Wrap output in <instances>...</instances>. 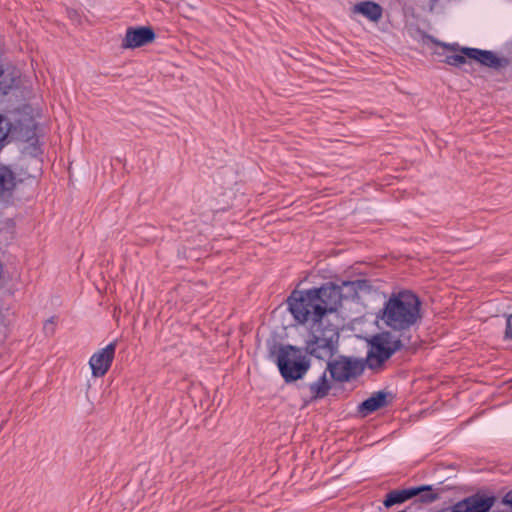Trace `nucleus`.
Masks as SVG:
<instances>
[{
    "label": "nucleus",
    "mask_w": 512,
    "mask_h": 512,
    "mask_svg": "<svg viewBox=\"0 0 512 512\" xmlns=\"http://www.w3.org/2000/svg\"><path fill=\"white\" fill-rule=\"evenodd\" d=\"M340 287H342V294H343V297H345V294L348 293V292H352V288H344L343 287V282L341 283V285H339Z\"/></svg>",
    "instance_id": "25"
},
{
    "label": "nucleus",
    "mask_w": 512,
    "mask_h": 512,
    "mask_svg": "<svg viewBox=\"0 0 512 512\" xmlns=\"http://www.w3.org/2000/svg\"><path fill=\"white\" fill-rule=\"evenodd\" d=\"M313 291L316 292L317 302L322 308L324 315L328 312L336 311L341 305L343 298L342 287L333 283H326L320 288H313Z\"/></svg>",
    "instance_id": "8"
},
{
    "label": "nucleus",
    "mask_w": 512,
    "mask_h": 512,
    "mask_svg": "<svg viewBox=\"0 0 512 512\" xmlns=\"http://www.w3.org/2000/svg\"><path fill=\"white\" fill-rule=\"evenodd\" d=\"M387 405V393L379 391L374 393L371 397L363 401L359 405V412L363 416L368 415Z\"/></svg>",
    "instance_id": "15"
},
{
    "label": "nucleus",
    "mask_w": 512,
    "mask_h": 512,
    "mask_svg": "<svg viewBox=\"0 0 512 512\" xmlns=\"http://www.w3.org/2000/svg\"><path fill=\"white\" fill-rule=\"evenodd\" d=\"M505 334L507 337L512 338V315L507 318V325Z\"/></svg>",
    "instance_id": "23"
},
{
    "label": "nucleus",
    "mask_w": 512,
    "mask_h": 512,
    "mask_svg": "<svg viewBox=\"0 0 512 512\" xmlns=\"http://www.w3.org/2000/svg\"><path fill=\"white\" fill-rule=\"evenodd\" d=\"M115 349L116 343L113 342L105 348L98 350L90 357L89 366L93 377L100 378L106 375L112 365Z\"/></svg>",
    "instance_id": "11"
},
{
    "label": "nucleus",
    "mask_w": 512,
    "mask_h": 512,
    "mask_svg": "<svg viewBox=\"0 0 512 512\" xmlns=\"http://www.w3.org/2000/svg\"><path fill=\"white\" fill-rule=\"evenodd\" d=\"M311 397L314 399L323 398L330 390V382L327 377V370L325 369L318 378L309 384Z\"/></svg>",
    "instance_id": "17"
},
{
    "label": "nucleus",
    "mask_w": 512,
    "mask_h": 512,
    "mask_svg": "<svg viewBox=\"0 0 512 512\" xmlns=\"http://www.w3.org/2000/svg\"><path fill=\"white\" fill-rule=\"evenodd\" d=\"M412 489H420L418 493L419 500L423 503H432L439 498V493L435 492L431 486L413 487Z\"/></svg>",
    "instance_id": "20"
},
{
    "label": "nucleus",
    "mask_w": 512,
    "mask_h": 512,
    "mask_svg": "<svg viewBox=\"0 0 512 512\" xmlns=\"http://www.w3.org/2000/svg\"><path fill=\"white\" fill-rule=\"evenodd\" d=\"M193 9H194V8H193L192 6H188V10H189L190 12H192V11H193Z\"/></svg>",
    "instance_id": "26"
},
{
    "label": "nucleus",
    "mask_w": 512,
    "mask_h": 512,
    "mask_svg": "<svg viewBox=\"0 0 512 512\" xmlns=\"http://www.w3.org/2000/svg\"><path fill=\"white\" fill-rule=\"evenodd\" d=\"M495 501L494 496L475 494L458 502L455 506L461 512H488Z\"/></svg>",
    "instance_id": "13"
},
{
    "label": "nucleus",
    "mask_w": 512,
    "mask_h": 512,
    "mask_svg": "<svg viewBox=\"0 0 512 512\" xmlns=\"http://www.w3.org/2000/svg\"><path fill=\"white\" fill-rule=\"evenodd\" d=\"M408 343L389 331L375 335L370 342V350L366 358L369 369L380 370L384 363L398 350Z\"/></svg>",
    "instance_id": "3"
},
{
    "label": "nucleus",
    "mask_w": 512,
    "mask_h": 512,
    "mask_svg": "<svg viewBox=\"0 0 512 512\" xmlns=\"http://www.w3.org/2000/svg\"><path fill=\"white\" fill-rule=\"evenodd\" d=\"M325 369L332 379L344 382L357 376L361 367L358 361L342 356L332 362L328 361Z\"/></svg>",
    "instance_id": "9"
},
{
    "label": "nucleus",
    "mask_w": 512,
    "mask_h": 512,
    "mask_svg": "<svg viewBox=\"0 0 512 512\" xmlns=\"http://www.w3.org/2000/svg\"><path fill=\"white\" fill-rule=\"evenodd\" d=\"M420 307L419 298L411 291L393 293L385 302L380 319L388 328L399 332L398 337L404 342L409 343L410 338L406 332L422 318Z\"/></svg>",
    "instance_id": "1"
},
{
    "label": "nucleus",
    "mask_w": 512,
    "mask_h": 512,
    "mask_svg": "<svg viewBox=\"0 0 512 512\" xmlns=\"http://www.w3.org/2000/svg\"><path fill=\"white\" fill-rule=\"evenodd\" d=\"M15 186L16 181L13 172L6 167H0V197L9 195Z\"/></svg>",
    "instance_id": "18"
},
{
    "label": "nucleus",
    "mask_w": 512,
    "mask_h": 512,
    "mask_svg": "<svg viewBox=\"0 0 512 512\" xmlns=\"http://www.w3.org/2000/svg\"><path fill=\"white\" fill-rule=\"evenodd\" d=\"M316 292L313 289L306 291L294 290L288 297L290 312L300 323L312 321L313 323L323 322L324 314L316 299Z\"/></svg>",
    "instance_id": "4"
},
{
    "label": "nucleus",
    "mask_w": 512,
    "mask_h": 512,
    "mask_svg": "<svg viewBox=\"0 0 512 512\" xmlns=\"http://www.w3.org/2000/svg\"><path fill=\"white\" fill-rule=\"evenodd\" d=\"M40 116V112L30 106H24L17 112V118L13 126L17 137L24 142H36V119Z\"/></svg>",
    "instance_id": "7"
},
{
    "label": "nucleus",
    "mask_w": 512,
    "mask_h": 512,
    "mask_svg": "<svg viewBox=\"0 0 512 512\" xmlns=\"http://www.w3.org/2000/svg\"><path fill=\"white\" fill-rule=\"evenodd\" d=\"M350 13L353 16H361L373 24H378L383 18L384 9L375 1L363 0L354 3L350 7Z\"/></svg>",
    "instance_id": "12"
},
{
    "label": "nucleus",
    "mask_w": 512,
    "mask_h": 512,
    "mask_svg": "<svg viewBox=\"0 0 512 512\" xmlns=\"http://www.w3.org/2000/svg\"><path fill=\"white\" fill-rule=\"evenodd\" d=\"M277 365L287 382L301 378L308 369V363L301 351L292 346L280 348Z\"/></svg>",
    "instance_id": "6"
},
{
    "label": "nucleus",
    "mask_w": 512,
    "mask_h": 512,
    "mask_svg": "<svg viewBox=\"0 0 512 512\" xmlns=\"http://www.w3.org/2000/svg\"><path fill=\"white\" fill-rule=\"evenodd\" d=\"M155 39L156 34L149 26L129 27L121 41V48H140L154 42Z\"/></svg>",
    "instance_id": "10"
},
{
    "label": "nucleus",
    "mask_w": 512,
    "mask_h": 512,
    "mask_svg": "<svg viewBox=\"0 0 512 512\" xmlns=\"http://www.w3.org/2000/svg\"><path fill=\"white\" fill-rule=\"evenodd\" d=\"M503 503L509 506H512V493H508L503 498Z\"/></svg>",
    "instance_id": "24"
},
{
    "label": "nucleus",
    "mask_w": 512,
    "mask_h": 512,
    "mask_svg": "<svg viewBox=\"0 0 512 512\" xmlns=\"http://www.w3.org/2000/svg\"><path fill=\"white\" fill-rule=\"evenodd\" d=\"M339 332L336 326L323 322L312 323L311 332L306 341V351L322 360H329L337 351Z\"/></svg>",
    "instance_id": "2"
},
{
    "label": "nucleus",
    "mask_w": 512,
    "mask_h": 512,
    "mask_svg": "<svg viewBox=\"0 0 512 512\" xmlns=\"http://www.w3.org/2000/svg\"><path fill=\"white\" fill-rule=\"evenodd\" d=\"M420 489H404V490H393L386 495V499L383 504L385 507L389 508L395 504H400L405 502L408 499H411L418 495Z\"/></svg>",
    "instance_id": "16"
},
{
    "label": "nucleus",
    "mask_w": 512,
    "mask_h": 512,
    "mask_svg": "<svg viewBox=\"0 0 512 512\" xmlns=\"http://www.w3.org/2000/svg\"><path fill=\"white\" fill-rule=\"evenodd\" d=\"M67 13H68V17L71 20H74V21H77V22L80 23L81 17H80V14H79V12L77 10H75V9H68Z\"/></svg>",
    "instance_id": "22"
},
{
    "label": "nucleus",
    "mask_w": 512,
    "mask_h": 512,
    "mask_svg": "<svg viewBox=\"0 0 512 512\" xmlns=\"http://www.w3.org/2000/svg\"><path fill=\"white\" fill-rule=\"evenodd\" d=\"M344 288H352V292L345 294V298H354L358 295L359 291L366 290L369 288L368 282L364 279H358L355 281H343Z\"/></svg>",
    "instance_id": "19"
},
{
    "label": "nucleus",
    "mask_w": 512,
    "mask_h": 512,
    "mask_svg": "<svg viewBox=\"0 0 512 512\" xmlns=\"http://www.w3.org/2000/svg\"><path fill=\"white\" fill-rule=\"evenodd\" d=\"M21 71L9 63H0V93L5 95L20 83Z\"/></svg>",
    "instance_id": "14"
},
{
    "label": "nucleus",
    "mask_w": 512,
    "mask_h": 512,
    "mask_svg": "<svg viewBox=\"0 0 512 512\" xmlns=\"http://www.w3.org/2000/svg\"><path fill=\"white\" fill-rule=\"evenodd\" d=\"M447 49L459 51L461 54L449 55L445 62L452 66H462L466 63V59L474 60L483 66L500 69L509 65V60L504 57H498L494 52L481 50L477 48L459 47L457 44L446 45Z\"/></svg>",
    "instance_id": "5"
},
{
    "label": "nucleus",
    "mask_w": 512,
    "mask_h": 512,
    "mask_svg": "<svg viewBox=\"0 0 512 512\" xmlns=\"http://www.w3.org/2000/svg\"><path fill=\"white\" fill-rule=\"evenodd\" d=\"M44 331L49 335H53L55 332V322L53 318L48 319L44 324Z\"/></svg>",
    "instance_id": "21"
}]
</instances>
